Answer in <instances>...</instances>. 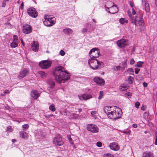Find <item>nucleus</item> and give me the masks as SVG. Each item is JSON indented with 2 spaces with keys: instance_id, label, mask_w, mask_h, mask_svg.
I'll return each instance as SVG.
<instances>
[{
  "instance_id": "obj_1",
  "label": "nucleus",
  "mask_w": 157,
  "mask_h": 157,
  "mask_svg": "<svg viewBox=\"0 0 157 157\" xmlns=\"http://www.w3.org/2000/svg\"><path fill=\"white\" fill-rule=\"evenodd\" d=\"M53 75L56 81L59 83H64L70 78L69 74L60 66L55 68L53 70Z\"/></svg>"
},
{
  "instance_id": "obj_2",
  "label": "nucleus",
  "mask_w": 157,
  "mask_h": 157,
  "mask_svg": "<svg viewBox=\"0 0 157 157\" xmlns=\"http://www.w3.org/2000/svg\"><path fill=\"white\" fill-rule=\"evenodd\" d=\"M104 110L108 117L112 119H118L121 117L122 113L121 109L116 106H106Z\"/></svg>"
},
{
  "instance_id": "obj_3",
  "label": "nucleus",
  "mask_w": 157,
  "mask_h": 157,
  "mask_svg": "<svg viewBox=\"0 0 157 157\" xmlns=\"http://www.w3.org/2000/svg\"><path fill=\"white\" fill-rule=\"evenodd\" d=\"M135 17L132 14H129V16L131 19V23L136 26L143 25L144 22L143 18V16L140 12L136 13Z\"/></svg>"
},
{
  "instance_id": "obj_4",
  "label": "nucleus",
  "mask_w": 157,
  "mask_h": 157,
  "mask_svg": "<svg viewBox=\"0 0 157 157\" xmlns=\"http://www.w3.org/2000/svg\"><path fill=\"white\" fill-rule=\"evenodd\" d=\"M88 63L90 67L94 70L97 69L100 67L101 68L103 67L104 65L101 60H98L94 58L89 59Z\"/></svg>"
},
{
  "instance_id": "obj_5",
  "label": "nucleus",
  "mask_w": 157,
  "mask_h": 157,
  "mask_svg": "<svg viewBox=\"0 0 157 157\" xmlns=\"http://www.w3.org/2000/svg\"><path fill=\"white\" fill-rule=\"evenodd\" d=\"M44 20L43 21V23L46 26H52L56 23V18L50 15H45L44 16Z\"/></svg>"
},
{
  "instance_id": "obj_6",
  "label": "nucleus",
  "mask_w": 157,
  "mask_h": 157,
  "mask_svg": "<svg viewBox=\"0 0 157 157\" xmlns=\"http://www.w3.org/2000/svg\"><path fill=\"white\" fill-rule=\"evenodd\" d=\"M52 63V62L51 61L44 60L39 63V65L43 69H47L51 66Z\"/></svg>"
},
{
  "instance_id": "obj_7",
  "label": "nucleus",
  "mask_w": 157,
  "mask_h": 157,
  "mask_svg": "<svg viewBox=\"0 0 157 157\" xmlns=\"http://www.w3.org/2000/svg\"><path fill=\"white\" fill-rule=\"evenodd\" d=\"M100 53L99 50L96 48H94L91 49L89 55L91 58L96 59L98 57Z\"/></svg>"
},
{
  "instance_id": "obj_8",
  "label": "nucleus",
  "mask_w": 157,
  "mask_h": 157,
  "mask_svg": "<svg viewBox=\"0 0 157 157\" xmlns=\"http://www.w3.org/2000/svg\"><path fill=\"white\" fill-rule=\"evenodd\" d=\"M87 129L88 130L93 133H95L98 132L99 129L98 127L96 125L90 124L87 125Z\"/></svg>"
},
{
  "instance_id": "obj_9",
  "label": "nucleus",
  "mask_w": 157,
  "mask_h": 157,
  "mask_svg": "<svg viewBox=\"0 0 157 157\" xmlns=\"http://www.w3.org/2000/svg\"><path fill=\"white\" fill-rule=\"evenodd\" d=\"M27 12L28 14L32 17L36 18L38 16L37 12L33 7L29 8L27 10Z\"/></svg>"
},
{
  "instance_id": "obj_10",
  "label": "nucleus",
  "mask_w": 157,
  "mask_h": 157,
  "mask_svg": "<svg viewBox=\"0 0 157 157\" xmlns=\"http://www.w3.org/2000/svg\"><path fill=\"white\" fill-rule=\"evenodd\" d=\"M128 44V40L124 39H122L117 41V45L120 48L125 47Z\"/></svg>"
},
{
  "instance_id": "obj_11",
  "label": "nucleus",
  "mask_w": 157,
  "mask_h": 157,
  "mask_svg": "<svg viewBox=\"0 0 157 157\" xmlns=\"http://www.w3.org/2000/svg\"><path fill=\"white\" fill-rule=\"evenodd\" d=\"M94 81L99 86H103L105 83L104 80L98 77H96L94 78Z\"/></svg>"
},
{
  "instance_id": "obj_12",
  "label": "nucleus",
  "mask_w": 157,
  "mask_h": 157,
  "mask_svg": "<svg viewBox=\"0 0 157 157\" xmlns=\"http://www.w3.org/2000/svg\"><path fill=\"white\" fill-rule=\"evenodd\" d=\"M79 99L81 101L86 100L92 98V96L87 94H83L78 95Z\"/></svg>"
},
{
  "instance_id": "obj_13",
  "label": "nucleus",
  "mask_w": 157,
  "mask_h": 157,
  "mask_svg": "<svg viewBox=\"0 0 157 157\" xmlns=\"http://www.w3.org/2000/svg\"><path fill=\"white\" fill-rule=\"evenodd\" d=\"M31 47L32 50L35 52H37L39 50V44L36 41H33L31 44Z\"/></svg>"
},
{
  "instance_id": "obj_14",
  "label": "nucleus",
  "mask_w": 157,
  "mask_h": 157,
  "mask_svg": "<svg viewBox=\"0 0 157 157\" xmlns=\"http://www.w3.org/2000/svg\"><path fill=\"white\" fill-rule=\"evenodd\" d=\"M53 143L55 145L60 146L63 145L64 142L61 138L56 137L53 139Z\"/></svg>"
},
{
  "instance_id": "obj_15",
  "label": "nucleus",
  "mask_w": 157,
  "mask_h": 157,
  "mask_svg": "<svg viewBox=\"0 0 157 157\" xmlns=\"http://www.w3.org/2000/svg\"><path fill=\"white\" fill-rule=\"evenodd\" d=\"M32 28L29 25H26L24 26L23 28V32L25 34L30 33L32 31Z\"/></svg>"
},
{
  "instance_id": "obj_16",
  "label": "nucleus",
  "mask_w": 157,
  "mask_h": 157,
  "mask_svg": "<svg viewBox=\"0 0 157 157\" xmlns=\"http://www.w3.org/2000/svg\"><path fill=\"white\" fill-rule=\"evenodd\" d=\"M28 70L27 68H24L22 69L19 73L18 77L23 78L25 77L28 74Z\"/></svg>"
},
{
  "instance_id": "obj_17",
  "label": "nucleus",
  "mask_w": 157,
  "mask_h": 157,
  "mask_svg": "<svg viewBox=\"0 0 157 157\" xmlns=\"http://www.w3.org/2000/svg\"><path fill=\"white\" fill-rule=\"evenodd\" d=\"M40 96V93L36 90H33L31 92V96L34 100L37 99Z\"/></svg>"
},
{
  "instance_id": "obj_18",
  "label": "nucleus",
  "mask_w": 157,
  "mask_h": 157,
  "mask_svg": "<svg viewBox=\"0 0 157 157\" xmlns=\"http://www.w3.org/2000/svg\"><path fill=\"white\" fill-rule=\"evenodd\" d=\"M77 105V104H70L69 105H67L68 108L67 109V110L65 112V113H66V115H67V113L68 112L69 113L71 112L74 110L76 109V107Z\"/></svg>"
},
{
  "instance_id": "obj_19",
  "label": "nucleus",
  "mask_w": 157,
  "mask_h": 157,
  "mask_svg": "<svg viewBox=\"0 0 157 157\" xmlns=\"http://www.w3.org/2000/svg\"><path fill=\"white\" fill-rule=\"evenodd\" d=\"M109 147L112 150L117 151L119 150L120 147L116 143H112L109 144Z\"/></svg>"
},
{
  "instance_id": "obj_20",
  "label": "nucleus",
  "mask_w": 157,
  "mask_h": 157,
  "mask_svg": "<svg viewBox=\"0 0 157 157\" xmlns=\"http://www.w3.org/2000/svg\"><path fill=\"white\" fill-rule=\"evenodd\" d=\"M109 9L110 10L108 11L107 9H106V10L109 13L114 14L118 11V9L117 7L116 6H114V5L112 6Z\"/></svg>"
},
{
  "instance_id": "obj_21",
  "label": "nucleus",
  "mask_w": 157,
  "mask_h": 157,
  "mask_svg": "<svg viewBox=\"0 0 157 157\" xmlns=\"http://www.w3.org/2000/svg\"><path fill=\"white\" fill-rule=\"evenodd\" d=\"M142 3L144 6V9L146 13H148L150 11L149 5L146 2L145 0H142Z\"/></svg>"
},
{
  "instance_id": "obj_22",
  "label": "nucleus",
  "mask_w": 157,
  "mask_h": 157,
  "mask_svg": "<svg viewBox=\"0 0 157 157\" xmlns=\"http://www.w3.org/2000/svg\"><path fill=\"white\" fill-rule=\"evenodd\" d=\"M20 136L23 139H27L28 137V134L26 132L21 131L19 132Z\"/></svg>"
},
{
  "instance_id": "obj_23",
  "label": "nucleus",
  "mask_w": 157,
  "mask_h": 157,
  "mask_svg": "<svg viewBox=\"0 0 157 157\" xmlns=\"http://www.w3.org/2000/svg\"><path fill=\"white\" fill-rule=\"evenodd\" d=\"M48 87L50 89L53 88L55 86L54 82L52 79H49L47 82Z\"/></svg>"
},
{
  "instance_id": "obj_24",
  "label": "nucleus",
  "mask_w": 157,
  "mask_h": 157,
  "mask_svg": "<svg viewBox=\"0 0 157 157\" xmlns=\"http://www.w3.org/2000/svg\"><path fill=\"white\" fill-rule=\"evenodd\" d=\"M63 32L65 34H70L72 33V30L70 28H66L63 29Z\"/></svg>"
},
{
  "instance_id": "obj_25",
  "label": "nucleus",
  "mask_w": 157,
  "mask_h": 157,
  "mask_svg": "<svg viewBox=\"0 0 157 157\" xmlns=\"http://www.w3.org/2000/svg\"><path fill=\"white\" fill-rule=\"evenodd\" d=\"M143 157H153V156L150 152H146L143 153Z\"/></svg>"
},
{
  "instance_id": "obj_26",
  "label": "nucleus",
  "mask_w": 157,
  "mask_h": 157,
  "mask_svg": "<svg viewBox=\"0 0 157 157\" xmlns=\"http://www.w3.org/2000/svg\"><path fill=\"white\" fill-rule=\"evenodd\" d=\"M113 69L115 71H123L124 70L123 69L122 67L121 66H114L113 68Z\"/></svg>"
},
{
  "instance_id": "obj_27",
  "label": "nucleus",
  "mask_w": 157,
  "mask_h": 157,
  "mask_svg": "<svg viewBox=\"0 0 157 157\" xmlns=\"http://www.w3.org/2000/svg\"><path fill=\"white\" fill-rule=\"evenodd\" d=\"M128 88V86L127 85H122L120 87V90L121 91H124L126 90Z\"/></svg>"
},
{
  "instance_id": "obj_28",
  "label": "nucleus",
  "mask_w": 157,
  "mask_h": 157,
  "mask_svg": "<svg viewBox=\"0 0 157 157\" xmlns=\"http://www.w3.org/2000/svg\"><path fill=\"white\" fill-rule=\"evenodd\" d=\"M18 42L13 41L12 43L10 44V46L12 48H14L17 47L18 44Z\"/></svg>"
},
{
  "instance_id": "obj_29",
  "label": "nucleus",
  "mask_w": 157,
  "mask_h": 157,
  "mask_svg": "<svg viewBox=\"0 0 157 157\" xmlns=\"http://www.w3.org/2000/svg\"><path fill=\"white\" fill-rule=\"evenodd\" d=\"M129 5H130V6L132 7V15H134L136 14V12L135 11V10H134V7H133L134 4H133V3L132 2V1H130L129 2Z\"/></svg>"
},
{
  "instance_id": "obj_30",
  "label": "nucleus",
  "mask_w": 157,
  "mask_h": 157,
  "mask_svg": "<svg viewBox=\"0 0 157 157\" xmlns=\"http://www.w3.org/2000/svg\"><path fill=\"white\" fill-rule=\"evenodd\" d=\"M119 22L121 24H123L125 23H128V20H125L124 18H122L120 19Z\"/></svg>"
},
{
  "instance_id": "obj_31",
  "label": "nucleus",
  "mask_w": 157,
  "mask_h": 157,
  "mask_svg": "<svg viewBox=\"0 0 157 157\" xmlns=\"http://www.w3.org/2000/svg\"><path fill=\"white\" fill-rule=\"evenodd\" d=\"M49 109L52 112H54L56 110L55 105L53 104H51L49 107Z\"/></svg>"
},
{
  "instance_id": "obj_32",
  "label": "nucleus",
  "mask_w": 157,
  "mask_h": 157,
  "mask_svg": "<svg viewBox=\"0 0 157 157\" xmlns=\"http://www.w3.org/2000/svg\"><path fill=\"white\" fill-rule=\"evenodd\" d=\"M134 79L132 76H129L128 78V82L129 84H132L133 81Z\"/></svg>"
},
{
  "instance_id": "obj_33",
  "label": "nucleus",
  "mask_w": 157,
  "mask_h": 157,
  "mask_svg": "<svg viewBox=\"0 0 157 157\" xmlns=\"http://www.w3.org/2000/svg\"><path fill=\"white\" fill-rule=\"evenodd\" d=\"M143 64V62H141V61L138 62L135 65V67H139V68L141 67H142V65Z\"/></svg>"
},
{
  "instance_id": "obj_34",
  "label": "nucleus",
  "mask_w": 157,
  "mask_h": 157,
  "mask_svg": "<svg viewBox=\"0 0 157 157\" xmlns=\"http://www.w3.org/2000/svg\"><path fill=\"white\" fill-rule=\"evenodd\" d=\"M38 73L42 78H44L46 76V74L43 71H39Z\"/></svg>"
},
{
  "instance_id": "obj_35",
  "label": "nucleus",
  "mask_w": 157,
  "mask_h": 157,
  "mask_svg": "<svg viewBox=\"0 0 157 157\" xmlns=\"http://www.w3.org/2000/svg\"><path fill=\"white\" fill-rule=\"evenodd\" d=\"M127 65V63L126 61H125L124 62L122 63L121 64V66L123 69L124 70L125 67H126Z\"/></svg>"
},
{
  "instance_id": "obj_36",
  "label": "nucleus",
  "mask_w": 157,
  "mask_h": 157,
  "mask_svg": "<svg viewBox=\"0 0 157 157\" xmlns=\"http://www.w3.org/2000/svg\"><path fill=\"white\" fill-rule=\"evenodd\" d=\"M67 137L69 141L70 142V143L72 145H74V142L72 140V139L71 138V136L70 135H68Z\"/></svg>"
},
{
  "instance_id": "obj_37",
  "label": "nucleus",
  "mask_w": 157,
  "mask_h": 157,
  "mask_svg": "<svg viewBox=\"0 0 157 157\" xmlns=\"http://www.w3.org/2000/svg\"><path fill=\"white\" fill-rule=\"evenodd\" d=\"M22 127L23 128V130L25 131L28 128L29 126L28 124H25L24 125H23Z\"/></svg>"
},
{
  "instance_id": "obj_38",
  "label": "nucleus",
  "mask_w": 157,
  "mask_h": 157,
  "mask_svg": "<svg viewBox=\"0 0 157 157\" xmlns=\"http://www.w3.org/2000/svg\"><path fill=\"white\" fill-rule=\"evenodd\" d=\"M103 96H104L103 92L102 91H100L99 95L98 98V99H101L102 98H103Z\"/></svg>"
},
{
  "instance_id": "obj_39",
  "label": "nucleus",
  "mask_w": 157,
  "mask_h": 157,
  "mask_svg": "<svg viewBox=\"0 0 157 157\" xmlns=\"http://www.w3.org/2000/svg\"><path fill=\"white\" fill-rule=\"evenodd\" d=\"M13 41L19 42L18 37L17 35H14L13 36Z\"/></svg>"
},
{
  "instance_id": "obj_40",
  "label": "nucleus",
  "mask_w": 157,
  "mask_h": 157,
  "mask_svg": "<svg viewBox=\"0 0 157 157\" xmlns=\"http://www.w3.org/2000/svg\"><path fill=\"white\" fill-rule=\"evenodd\" d=\"M104 157H114V156L109 153L106 154L104 155Z\"/></svg>"
},
{
  "instance_id": "obj_41",
  "label": "nucleus",
  "mask_w": 157,
  "mask_h": 157,
  "mask_svg": "<svg viewBox=\"0 0 157 157\" xmlns=\"http://www.w3.org/2000/svg\"><path fill=\"white\" fill-rule=\"evenodd\" d=\"M128 71L130 72V74L131 75H133V73L134 72L133 69L132 68H129L128 69Z\"/></svg>"
},
{
  "instance_id": "obj_42",
  "label": "nucleus",
  "mask_w": 157,
  "mask_h": 157,
  "mask_svg": "<svg viewBox=\"0 0 157 157\" xmlns=\"http://www.w3.org/2000/svg\"><path fill=\"white\" fill-rule=\"evenodd\" d=\"M132 94L130 92H127L124 94V95L126 97H130L131 96Z\"/></svg>"
},
{
  "instance_id": "obj_43",
  "label": "nucleus",
  "mask_w": 157,
  "mask_h": 157,
  "mask_svg": "<svg viewBox=\"0 0 157 157\" xmlns=\"http://www.w3.org/2000/svg\"><path fill=\"white\" fill-rule=\"evenodd\" d=\"M7 131L10 132H11L13 131V129L12 127L10 126H9L7 127Z\"/></svg>"
},
{
  "instance_id": "obj_44",
  "label": "nucleus",
  "mask_w": 157,
  "mask_h": 157,
  "mask_svg": "<svg viewBox=\"0 0 157 157\" xmlns=\"http://www.w3.org/2000/svg\"><path fill=\"white\" fill-rule=\"evenodd\" d=\"M122 132L125 134H126L127 135H129L130 134L131 131H126L125 130H124L122 131Z\"/></svg>"
},
{
  "instance_id": "obj_45",
  "label": "nucleus",
  "mask_w": 157,
  "mask_h": 157,
  "mask_svg": "<svg viewBox=\"0 0 157 157\" xmlns=\"http://www.w3.org/2000/svg\"><path fill=\"white\" fill-rule=\"evenodd\" d=\"M59 54L61 56H63L65 55V53L63 50H62L60 51Z\"/></svg>"
},
{
  "instance_id": "obj_46",
  "label": "nucleus",
  "mask_w": 157,
  "mask_h": 157,
  "mask_svg": "<svg viewBox=\"0 0 157 157\" xmlns=\"http://www.w3.org/2000/svg\"><path fill=\"white\" fill-rule=\"evenodd\" d=\"M135 106L136 108H139V106L140 105V103L138 101H136L135 103Z\"/></svg>"
},
{
  "instance_id": "obj_47",
  "label": "nucleus",
  "mask_w": 157,
  "mask_h": 157,
  "mask_svg": "<svg viewBox=\"0 0 157 157\" xmlns=\"http://www.w3.org/2000/svg\"><path fill=\"white\" fill-rule=\"evenodd\" d=\"M96 145L98 147H100L102 146V143L100 142H98L96 143Z\"/></svg>"
},
{
  "instance_id": "obj_48",
  "label": "nucleus",
  "mask_w": 157,
  "mask_h": 157,
  "mask_svg": "<svg viewBox=\"0 0 157 157\" xmlns=\"http://www.w3.org/2000/svg\"><path fill=\"white\" fill-rule=\"evenodd\" d=\"M112 3V2H111L109 1L106 2V4H105V8H107L109 9V8L106 7V5H107L108 4H111Z\"/></svg>"
},
{
  "instance_id": "obj_49",
  "label": "nucleus",
  "mask_w": 157,
  "mask_h": 157,
  "mask_svg": "<svg viewBox=\"0 0 157 157\" xmlns=\"http://www.w3.org/2000/svg\"><path fill=\"white\" fill-rule=\"evenodd\" d=\"M135 63L134 60L133 59H131L130 61V63L131 65H133Z\"/></svg>"
},
{
  "instance_id": "obj_50",
  "label": "nucleus",
  "mask_w": 157,
  "mask_h": 157,
  "mask_svg": "<svg viewBox=\"0 0 157 157\" xmlns=\"http://www.w3.org/2000/svg\"><path fill=\"white\" fill-rule=\"evenodd\" d=\"M97 113V111H96L94 110L92 111L91 112V114L92 116H94L95 114H96Z\"/></svg>"
},
{
  "instance_id": "obj_51",
  "label": "nucleus",
  "mask_w": 157,
  "mask_h": 157,
  "mask_svg": "<svg viewBox=\"0 0 157 157\" xmlns=\"http://www.w3.org/2000/svg\"><path fill=\"white\" fill-rule=\"evenodd\" d=\"M140 69L139 68H136L135 69V73L136 74H137L139 71H140Z\"/></svg>"
},
{
  "instance_id": "obj_52",
  "label": "nucleus",
  "mask_w": 157,
  "mask_h": 157,
  "mask_svg": "<svg viewBox=\"0 0 157 157\" xmlns=\"http://www.w3.org/2000/svg\"><path fill=\"white\" fill-rule=\"evenodd\" d=\"M87 29L86 28H83L82 30V32L83 33H86L87 32Z\"/></svg>"
},
{
  "instance_id": "obj_53",
  "label": "nucleus",
  "mask_w": 157,
  "mask_h": 157,
  "mask_svg": "<svg viewBox=\"0 0 157 157\" xmlns=\"http://www.w3.org/2000/svg\"><path fill=\"white\" fill-rule=\"evenodd\" d=\"M4 93L5 94H8L10 92L8 90H6L4 91Z\"/></svg>"
},
{
  "instance_id": "obj_54",
  "label": "nucleus",
  "mask_w": 157,
  "mask_h": 157,
  "mask_svg": "<svg viewBox=\"0 0 157 157\" xmlns=\"http://www.w3.org/2000/svg\"><path fill=\"white\" fill-rule=\"evenodd\" d=\"M143 85L144 87H146L147 86V83L144 82L143 83Z\"/></svg>"
},
{
  "instance_id": "obj_55",
  "label": "nucleus",
  "mask_w": 157,
  "mask_h": 157,
  "mask_svg": "<svg viewBox=\"0 0 157 157\" xmlns=\"http://www.w3.org/2000/svg\"><path fill=\"white\" fill-rule=\"evenodd\" d=\"M132 127L134 128H136L137 127V125L136 124H132Z\"/></svg>"
},
{
  "instance_id": "obj_56",
  "label": "nucleus",
  "mask_w": 157,
  "mask_h": 157,
  "mask_svg": "<svg viewBox=\"0 0 157 157\" xmlns=\"http://www.w3.org/2000/svg\"><path fill=\"white\" fill-rule=\"evenodd\" d=\"M21 43H22V44L23 45V46H24V45H25V44L24 43L23 41V40H22V38L21 39Z\"/></svg>"
},
{
  "instance_id": "obj_57",
  "label": "nucleus",
  "mask_w": 157,
  "mask_h": 157,
  "mask_svg": "<svg viewBox=\"0 0 157 157\" xmlns=\"http://www.w3.org/2000/svg\"><path fill=\"white\" fill-rule=\"evenodd\" d=\"M141 110L144 111L145 110V107L144 106H142L141 107Z\"/></svg>"
},
{
  "instance_id": "obj_58",
  "label": "nucleus",
  "mask_w": 157,
  "mask_h": 157,
  "mask_svg": "<svg viewBox=\"0 0 157 157\" xmlns=\"http://www.w3.org/2000/svg\"><path fill=\"white\" fill-rule=\"evenodd\" d=\"M154 144L155 145H157V139H155V141L154 143Z\"/></svg>"
},
{
  "instance_id": "obj_59",
  "label": "nucleus",
  "mask_w": 157,
  "mask_h": 157,
  "mask_svg": "<svg viewBox=\"0 0 157 157\" xmlns=\"http://www.w3.org/2000/svg\"><path fill=\"white\" fill-rule=\"evenodd\" d=\"M155 139H157V131L155 132Z\"/></svg>"
},
{
  "instance_id": "obj_60",
  "label": "nucleus",
  "mask_w": 157,
  "mask_h": 157,
  "mask_svg": "<svg viewBox=\"0 0 157 157\" xmlns=\"http://www.w3.org/2000/svg\"><path fill=\"white\" fill-rule=\"evenodd\" d=\"M23 4L22 3L21 6V9H22L23 8Z\"/></svg>"
},
{
  "instance_id": "obj_61",
  "label": "nucleus",
  "mask_w": 157,
  "mask_h": 157,
  "mask_svg": "<svg viewBox=\"0 0 157 157\" xmlns=\"http://www.w3.org/2000/svg\"><path fill=\"white\" fill-rule=\"evenodd\" d=\"M12 141L13 143H15L16 141V140L15 139H13L12 140Z\"/></svg>"
},
{
  "instance_id": "obj_62",
  "label": "nucleus",
  "mask_w": 157,
  "mask_h": 157,
  "mask_svg": "<svg viewBox=\"0 0 157 157\" xmlns=\"http://www.w3.org/2000/svg\"><path fill=\"white\" fill-rule=\"evenodd\" d=\"M78 112L80 113L82 111V109H78Z\"/></svg>"
},
{
  "instance_id": "obj_63",
  "label": "nucleus",
  "mask_w": 157,
  "mask_h": 157,
  "mask_svg": "<svg viewBox=\"0 0 157 157\" xmlns=\"http://www.w3.org/2000/svg\"><path fill=\"white\" fill-rule=\"evenodd\" d=\"M53 116V114H50V115H48V116L49 117H52Z\"/></svg>"
},
{
  "instance_id": "obj_64",
  "label": "nucleus",
  "mask_w": 157,
  "mask_h": 157,
  "mask_svg": "<svg viewBox=\"0 0 157 157\" xmlns=\"http://www.w3.org/2000/svg\"><path fill=\"white\" fill-rule=\"evenodd\" d=\"M155 4L157 6V0H155Z\"/></svg>"
}]
</instances>
